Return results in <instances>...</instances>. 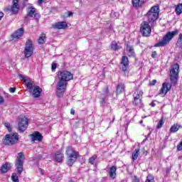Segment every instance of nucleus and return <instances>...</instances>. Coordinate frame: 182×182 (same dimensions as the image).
<instances>
[{
	"label": "nucleus",
	"mask_w": 182,
	"mask_h": 182,
	"mask_svg": "<svg viewBox=\"0 0 182 182\" xmlns=\"http://www.w3.org/2000/svg\"><path fill=\"white\" fill-rule=\"evenodd\" d=\"M181 125H178L177 124H174L173 125L171 126V127L170 128V132L171 133H176L177 132H178V130L180 129H181Z\"/></svg>",
	"instance_id": "26"
},
{
	"label": "nucleus",
	"mask_w": 182,
	"mask_h": 182,
	"mask_svg": "<svg viewBox=\"0 0 182 182\" xmlns=\"http://www.w3.org/2000/svg\"><path fill=\"white\" fill-rule=\"evenodd\" d=\"M38 171L41 173V174H43V170L42 168H39Z\"/></svg>",
	"instance_id": "52"
},
{
	"label": "nucleus",
	"mask_w": 182,
	"mask_h": 182,
	"mask_svg": "<svg viewBox=\"0 0 182 182\" xmlns=\"http://www.w3.org/2000/svg\"><path fill=\"white\" fill-rule=\"evenodd\" d=\"M159 14L160 8H159V6H154L150 9L145 16H146L149 23H154V22H156L159 18Z\"/></svg>",
	"instance_id": "3"
},
{
	"label": "nucleus",
	"mask_w": 182,
	"mask_h": 182,
	"mask_svg": "<svg viewBox=\"0 0 182 182\" xmlns=\"http://www.w3.org/2000/svg\"><path fill=\"white\" fill-rule=\"evenodd\" d=\"M28 0H23V4H25L26 2H28Z\"/></svg>",
	"instance_id": "53"
},
{
	"label": "nucleus",
	"mask_w": 182,
	"mask_h": 182,
	"mask_svg": "<svg viewBox=\"0 0 182 182\" xmlns=\"http://www.w3.org/2000/svg\"><path fill=\"white\" fill-rule=\"evenodd\" d=\"M29 9L30 11L28 13V16H30V18H34V19L38 22V21L41 19V14L36 12V9L33 6H30Z\"/></svg>",
	"instance_id": "11"
},
{
	"label": "nucleus",
	"mask_w": 182,
	"mask_h": 182,
	"mask_svg": "<svg viewBox=\"0 0 182 182\" xmlns=\"http://www.w3.org/2000/svg\"><path fill=\"white\" fill-rule=\"evenodd\" d=\"M68 159L67 164L68 166H73V163L77 159V155L68 156Z\"/></svg>",
	"instance_id": "23"
},
{
	"label": "nucleus",
	"mask_w": 182,
	"mask_h": 182,
	"mask_svg": "<svg viewBox=\"0 0 182 182\" xmlns=\"http://www.w3.org/2000/svg\"><path fill=\"white\" fill-rule=\"evenodd\" d=\"M150 105L152 107H156V103H154V102H152Z\"/></svg>",
	"instance_id": "49"
},
{
	"label": "nucleus",
	"mask_w": 182,
	"mask_h": 182,
	"mask_svg": "<svg viewBox=\"0 0 182 182\" xmlns=\"http://www.w3.org/2000/svg\"><path fill=\"white\" fill-rule=\"evenodd\" d=\"M134 8H141L144 5V0H132Z\"/></svg>",
	"instance_id": "21"
},
{
	"label": "nucleus",
	"mask_w": 182,
	"mask_h": 182,
	"mask_svg": "<svg viewBox=\"0 0 182 182\" xmlns=\"http://www.w3.org/2000/svg\"><path fill=\"white\" fill-rule=\"evenodd\" d=\"M25 58H31L33 55V44L31 40H28L24 48Z\"/></svg>",
	"instance_id": "8"
},
{
	"label": "nucleus",
	"mask_w": 182,
	"mask_h": 182,
	"mask_svg": "<svg viewBox=\"0 0 182 182\" xmlns=\"http://www.w3.org/2000/svg\"><path fill=\"white\" fill-rule=\"evenodd\" d=\"M171 90V84L168 82H164L162 84V87L160 90V93L166 95H167L168 92H170Z\"/></svg>",
	"instance_id": "14"
},
{
	"label": "nucleus",
	"mask_w": 182,
	"mask_h": 182,
	"mask_svg": "<svg viewBox=\"0 0 182 182\" xmlns=\"http://www.w3.org/2000/svg\"><path fill=\"white\" fill-rule=\"evenodd\" d=\"M18 126L20 133H23L28 129V119L25 117L21 118V121L18 122Z\"/></svg>",
	"instance_id": "12"
},
{
	"label": "nucleus",
	"mask_w": 182,
	"mask_h": 182,
	"mask_svg": "<svg viewBox=\"0 0 182 182\" xmlns=\"http://www.w3.org/2000/svg\"><path fill=\"white\" fill-rule=\"evenodd\" d=\"M38 5L43 4V0H38Z\"/></svg>",
	"instance_id": "48"
},
{
	"label": "nucleus",
	"mask_w": 182,
	"mask_h": 182,
	"mask_svg": "<svg viewBox=\"0 0 182 182\" xmlns=\"http://www.w3.org/2000/svg\"><path fill=\"white\" fill-rule=\"evenodd\" d=\"M127 55L129 58H134L136 56V53H134V48L130 45H127Z\"/></svg>",
	"instance_id": "20"
},
{
	"label": "nucleus",
	"mask_w": 182,
	"mask_h": 182,
	"mask_svg": "<svg viewBox=\"0 0 182 182\" xmlns=\"http://www.w3.org/2000/svg\"><path fill=\"white\" fill-rule=\"evenodd\" d=\"M164 124V118H161L160 121L158 122V124L156 126V129H161L163 127V125Z\"/></svg>",
	"instance_id": "33"
},
{
	"label": "nucleus",
	"mask_w": 182,
	"mask_h": 182,
	"mask_svg": "<svg viewBox=\"0 0 182 182\" xmlns=\"http://www.w3.org/2000/svg\"><path fill=\"white\" fill-rule=\"evenodd\" d=\"M7 11H11L14 15H16L18 12H19L20 6H19V0H13V5L11 7L7 8Z\"/></svg>",
	"instance_id": "13"
},
{
	"label": "nucleus",
	"mask_w": 182,
	"mask_h": 182,
	"mask_svg": "<svg viewBox=\"0 0 182 182\" xmlns=\"http://www.w3.org/2000/svg\"><path fill=\"white\" fill-rule=\"evenodd\" d=\"M5 127L8 129L9 132H12V128H11V124L9 123H5L4 124Z\"/></svg>",
	"instance_id": "37"
},
{
	"label": "nucleus",
	"mask_w": 182,
	"mask_h": 182,
	"mask_svg": "<svg viewBox=\"0 0 182 182\" xmlns=\"http://www.w3.org/2000/svg\"><path fill=\"white\" fill-rule=\"evenodd\" d=\"M66 154L68 157L72 156H77V153L70 146L67 147L66 149Z\"/></svg>",
	"instance_id": "25"
},
{
	"label": "nucleus",
	"mask_w": 182,
	"mask_h": 182,
	"mask_svg": "<svg viewBox=\"0 0 182 182\" xmlns=\"http://www.w3.org/2000/svg\"><path fill=\"white\" fill-rule=\"evenodd\" d=\"M134 100L132 102L134 106H139L143 99V91L136 90L133 94Z\"/></svg>",
	"instance_id": "9"
},
{
	"label": "nucleus",
	"mask_w": 182,
	"mask_h": 182,
	"mask_svg": "<svg viewBox=\"0 0 182 182\" xmlns=\"http://www.w3.org/2000/svg\"><path fill=\"white\" fill-rule=\"evenodd\" d=\"M59 81L57 83V93L58 97H62L63 93L66 92V87L68 86V82L73 79V74L70 71L62 70L58 73Z\"/></svg>",
	"instance_id": "1"
},
{
	"label": "nucleus",
	"mask_w": 182,
	"mask_h": 182,
	"mask_svg": "<svg viewBox=\"0 0 182 182\" xmlns=\"http://www.w3.org/2000/svg\"><path fill=\"white\" fill-rule=\"evenodd\" d=\"M156 56H157V52L153 51L151 53V58H153L154 59V58H156Z\"/></svg>",
	"instance_id": "40"
},
{
	"label": "nucleus",
	"mask_w": 182,
	"mask_h": 182,
	"mask_svg": "<svg viewBox=\"0 0 182 182\" xmlns=\"http://www.w3.org/2000/svg\"><path fill=\"white\" fill-rule=\"evenodd\" d=\"M121 64H122V72H126L129 68V58L127 56H122Z\"/></svg>",
	"instance_id": "17"
},
{
	"label": "nucleus",
	"mask_w": 182,
	"mask_h": 182,
	"mask_svg": "<svg viewBox=\"0 0 182 182\" xmlns=\"http://www.w3.org/2000/svg\"><path fill=\"white\" fill-rule=\"evenodd\" d=\"M25 161V155L23 152H19L17 154L16 159V168L17 171H18V174H22L23 171V163Z\"/></svg>",
	"instance_id": "6"
},
{
	"label": "nucleus",
	"mask_w": 182,
	"mask_h": 182,
	"mask_svg": "<svg viewBox=\"0 0 182 182\" xmlns=\"http://www.w3.org/2000/svg\"><path fill=\"white\" fill-rule=\"evenodd\" d=\"M178 45H182V33H180L177 40Z\"/></svg>",
	"instance_id": "36"
},
{
	"label": "nucleus",
	"mask_w": 182,
	"mask_h": 182,
	"mask_svg": "<svg viewBox=\"0 0 182 182\" xmlns=\"http://www.w3.org/2000/svg\"><path fill=\"white\" fill-rule=\"evenodd\" d=\"M140 32L142 36H145L146 38L150 36V33H151V27H150L149 22L143 21L141 23Z\"/></svg>",
	"instance_id": "7"
},
{
	"label": "nucleus",
	"mask_w": 182,
	"mask_h": 182,
	"mask_svg": "<svg viewBox=\"0 0 182 182\" xmlns=\"http://www.w3.org/2000/svg\"><path fill=\"white\" fill-rule=\"evenodd\" d=\"M133 182H140V180H139L137 177L134 176V180L133 181Z\"/></svg>",
	"instance_id": "47"
},
{
	"label": "nucleus",
	"mask_w": 182,
	"mask_h": 182,
	"mask_svg": "<svg viewBox=\"0 0 182 182\" xmlns=\"http://www.w3.org/2000/svg\"><path fill=\"white\" fill-rule=\"evenodd\" d=\"M16 90V87H10V88H9V92H10L11 93H15Z\"/></svg>",
	"instance_id": "39"
},
{
	"label": "nucleus",
	"mask_w": 182,
	"mask_h": 182,
	"mask_svg": "<svg viewBox=\"0 0 182 182\" xmlns=\"http://www.w3.org/2000/svg\"><path fill=\"white\" fill-rule=\"evenodd\" d=\"M73 13L72 11H68V16H73Z\"/></svg>",
	"instance_id": "51"
},
{
	"label": "nucleus",
	"mask_w": 182,
	"mask_h": 182,
	"mask_svg": "<svg viewBox=\"0 0 182 182\" xmlns=\"http://www.w3.org/2000/svg\"><path fill=\"white\" fill-rule=\"evenodd\" d=\"M19 176H21V174H19V172L17 171V173H14L11 176V180L13 182H19Z\"/></svg>",
	"instance_id": "30"
},
{
	"label": "nucleus",
	"mask_w": 182,
	"mask_h": 182,
	"mask_svg": "<svg viewBox=\"0 0 182 182\" xmlns=\"http://www.w3.org/2000/svg\"><path fill=\"white\" fill-rule=\"evenodd\" d=\"M63 159H65L63 154L60 153V151H58L55 153V161H58V163H62V161H63Z\"/></svg>",
	"instance_id": "22"
},
{
	"label": "nucleus",
	"mask_w": 182,
	"mask_h": 182,
	"mask_svg": "<svg viewBox=\"0 0 182 182\" xmlns=\"http://www.w3.org/2000/svg\"><path fill=\"white\" fill-rule=\"evenodd\" d=\"M68 23L65 21H60L53 25V29H66Z\"/></svg>",
	"instance_id": "18"
},
{
	"label": "nucleus",
	"mask_w": 182,
	"mask_h": 182,
	"mask_svg": "<svg viewBox=\"0 0 182 182\" xmlns=\"http://www.w3.org/2000/svg\"><path fill=\"white\" fill-rule=\"evenodd\" d=\"M51 69H52V70H56V64H52Z\"/></svg>",
	"instance_id": "44"
},
{
	"label": "nucleus",
	"mask_w": 182,
	"mask_h": 182,
	"mask_svg": "<svg viewBox=\"0 0 182 182\" xmlns=\"http://www.w3.org/2000/svg\"><path fill=\"white\" fill-rule=\"evenodd\" d=\"M99 77H100V79H105V73H102L100 75V73H98Z\"/></svg>",
	"instance_id": "42"
},
{
	"label": "nucleus",
	"mask_w": 182,
	"mask_h": 182,
	"mask_svg": "<svg viewBox=\"0 0 182 182\" xmlns=\"http://www.w3.org/2000/svg\"><path fill=\"white\" fill-rule=\"evenodd\" d=\"M4 18V12L0 11V21Z\"/></svg>",
	"instance_id": "46"
},
{
	"label": "nucleus",
	"mask_w": 182,
	"mask_h": 182,
	"mask_svg": "<svg viewBox=\"0 0 182 182\" xmlns=\"http://www.w3.org/2000/svg\"><path fill=\"white\" fill-rule=\"evenodd\" d=\"M114 170H115V171H116V168H115V169H114Z\"/></svg>",
	"instance_id": "58"
},
{
	"label": "nucleus",
	"mask_w": 182,
	"mask_h": 182,
	"mask_svg": "<svg viewBox=\"0 0 182 182\" xmlns=\"http://www.w3.org/2000/svg\"><path fill=\"white\" fill-rule=\"evenodd\" d=\"M4 97L0 96V105H2V103H4Z\"/></svg>",
	"instance_id": "43"
},
{
	"label": "nucleus",
	"mask_w": 182,
	"mask_h": 182,
	"mask_svg": "<svg viewBox=\"0 0 182 182\" xmlns=\"http://www.w3.org/2000/svg\"><path fill=\"white\" fill-rule=\"evenodd\" d=\"M124 92V84L120 83L117 86V95H120Z\"/></svg>",
	"instance_id": "28"
},
{
	"label": "nucleus",
	"mask_w": 182,
	"mask_h": 182,
	"mask_svg": "<svg viewBox=\"0 0 182 182\" xmlns=\"http://www.w3.org/2000/svg\"><path fill=\"white\" fill-rule=\"evenodd\" d=\"M38 42L39 45H43V43L46 42V34L45 33L41 34L38 40Z\"/></svg>",
	"instance_id": "29"
},
{
	"label": "nucleus",
	"mask_w": 182,
	"mask_h": 182,
	"mask_svg": "<svg viewBox=\"0 0 182 182\" xmlns=\"http://www.w3.org/2000/svg\"><path fill=\"white\" fill-rule=\"evenodd\" d=\"M1 173H8L9 170H11V164L9 163L6 162L5 164H4L1 167Z\"/></svg>",
	"instance_id": "27"
},
{
	"label": "nucleus",
	"mask_w": 182,
	"mask_h": 182,
	"mask_svg": "<svg viewBox=\"0 0 182 182\" xmlns=\"http://www.w3.org/2000/svg\"><path fill=\"white\" fill-rule=\"evenodd\" d=\"M70 113L71 114L75 115V109H71Z\"/></svg>",
	"instance_id": "50"
},
{
	"label": "nucleus",
	"mask_w": 182,
	"mask_h": 182,
	"mask_svg": "<svg viewBox=\"0 0 182 182\" xmlns=\"http://www.w3.org/2000/svg\"><path fill=\"white\" fill-rule=\"evenodd\" d=\"M23 32H25L23 28H21L17 30L14 33L11 35L13 41H17V39H19V38L23 36Z\"/></svg>",
	"instance_id": "15"
},
{
	"label": "nucleus",
	"mask_w": 182,
	"mask_h": 182,
	"mask_svg": "<svg viewBox=\"0 0 182 182\" xmlns=\"http://www.w3.org/2000/svg\"><path fill=\"white\" fill-rule=\"evenodd\" d=\"M157 83V80H153L151 82H149L150 86H154Z\"/></svg>",
	"instance_id": "38"
},
{
	"label": "nucleus",
	"mask_w": 182,
	"mask_h": 182,
	"mask_svg": "<svg viewBox=\"0 0 182 182\" xmlns=\"http://www.w3.org/2000/svg\"><path fill=\"white\" fill-rule=\"evenodd\" d=\"M180 73V65L177 63L171 66L170 70V80L171 83L176 85L178 80V74Z\"/></svg>",
	"instance_id": "4"
},
{
	"label": "nucleus",
	"mask_w": 182,
	"mask_h": 182,
	"mask_svg": "<svg viewBox=\"0 0 182 182\" xmlns=\"http://www.w3.org/2000/svg\"><path fill=\"white\" fill-rule=\"evenodd\" d=\"M104 95H109V88L107 87V88L105 89V91Z\"/></svg>",
	"instance_id": "45"
},
{
	"label": "nucleus",
	"mask_w": 182,
	"mask_h": 182,
	"mask_svg": "<svg viewBox=\"0 0 182 182\" xmlns=\"http://www.w3.org/2000/svg\"><path fill=\"white\" fill-rule=\"evenodd\" d=\"M97 159V155H93L92 157L89 159V163L90 164H95V161Z\"/></svg>",
	"instance_id": "35"
},
{
	"label": "nucleus",
	"mask_w": 182,
	"mask_h": 182,
	"mask_svg": "<svg viewBox=\"0 0 182 182\" xmlns=\"http://www.w3.org/2000/svg\"><path fill=\"white\" fill-rule=\"evenodd\" d=\"M19 77H21V79H23L27 89L28 90V92H30V93H32V90L33 87H35V86L33 85V81L29 80V78H28V77L22 75H20Z\"/></svg>",
	"instance_id": "10"
},
{
	"label": "nucleus",
	"mask_w": 182,
	"mask_h": 182,
	"mask_svg": "<svg viewBox=\"0 0 182 182\" xmlns=\"http://www.w3.org/2000/svg\"><path fill=\"white\" fill-rule=\"evenodd\" d=\"M103 103H105V99H102L101 101V104H103Z\"/></svg>",
	"instance_id": "54"
},
{
	"label": "nucleus",
	"mask_w": 182,
	"mask_h": 182,
	"mask_svg": "<svg viewBox=\"0 0 182 182\" xmlns=\"http://www.w3.org/2000/svg\"><path fill=\"white\" fill-rule=\"evenodd\" d=\"M31 141H41L43 139L42 134L39 132H35L33 134H31Z\"/></svg>",
	"instance_id": "16"
},
{
	"label": "nucleus",
	"mask_w": 182,
	"mask_h": 182,
	"mask_svg": "<svg viewBox=\"0 0 182 182\" xmlns=\"http://www.w3.org/2000/svg\"><path fill=\"white\" fill-rule=\"evenodd\" d=\"M176 15H181L182 14V4H178L175 9Z\"/></svg>",
	"instance_id": "31"
},
{
	"label": "nucleus",
	"mask_w": 182,
	"mask_h": 182,
	"mask_svg": "<svg viewBox=\"0 0 182 182\" xmlns=\"http://www.w3.org/2000/svg\"><path fill=\"white\" fill-rule=\"evenodd\" d=\"M31 93L33 95V97H39V96H41V93H42V88L39 86H34Z\"/></svg>",
	"instance_id": "19"
},
{
	"label": "nucleus",
	"mask_w": 182,
	"mask_h": 182,
	"mask_svg": "<svg viewBox=\"0 0 182 182\" xmlns=\"http://www.w3.org/2000/svg\"><path fill=\"white\" fill-rule=\"evenodd\" d=\"M112 122H114V118L112 119Z\"/></svg>",
	"instance_id": "57"
},
{
	"label": "nucleus",
	"mask_w": 182,
	"mask_h": 182,
	"mask_svg": "<svg viewBox=\"0 0 182 182\" xmlns=\"http://www.w3.org/2000/svg\"><path fill=\"white\" fill-rule=\"evenodd\" d=\"M139 155H140V149L137 148L132 153V161H136V160L139 159Z\"/></svg>",
	"instance_id": "24"
},
{
	"label": "nucleus",
	"mask_w": 182,
	"mask_h": 182,
	"mask_svg": "<svg viewBox=\"0 0 182 182\" xmlns=\"http://www.w3.org/2000/svg\"><path fill=\"white\" fill-rule=\"evenodd\" d=\"M139 123H140L141 124H142L143 120H141V121L139 122Z\"/></svg>",
	"instance_id": "56"
},
{
	"label": "nucleus",
	"mask_w": 182,
	"mask_h": 182,
	"mask_svg": "<svg viewBox=\"0 0 182 182\" xmlns=\"http://www.w3.org/2000/svg\"><path fill=\"white\" fill-rule=\"evenodd\" d=\"M145 182H154V176L151 174H149Z\"/></svg>",
	"instance_id": "34"
},
{
	"label": "nucleus",
	"mask_w": 182,
	"mask_h": 182,
	"mask_svg": "<svg viewBox=\"0 0 182 182\" xmlns=\"http://www.w3.org/2000/svg\"><path fill=\"white\" fill-rule=\"evenodd\" d=\"M111 48H112V49H113V48H114V44H112V45H111Z\"/></svg>",
	"instance_id": "55"
},
{
	"label": "nucleus",
	"mask_w": 182,
	"mask_h": 182,
	"mask_svg": "<svg viewBox=\"0 0 182 182\" xmlns=\"http://www.w3.org/2000/svg\"><path fill=\"white\" fill-rule=\"evenodd\" d=\"M19 141V135L18 133L9 134L5 136V138L3 139V144L6 146H14L16 144V142Z\"/></svg>",
	"instance_id": "5"
},
{
	"label": "nucleus",
	"mask_w": 182,
	"mask_h": 182,
	"mask_svg": "<svg viewBox=\"0 0 182 182\" xmlns=\"http://www.w3.org/2000/svg\"><path fill=\"white\" fill-rule=\"evenodd\" d=\"M119 49H122V47L117 46V44H115L114 45V50H119Z\"/></svg>",
	"instance_id": "41"
},
{
	"label": "nucleus",
	"mask_w": 182,
	"mask_h": 182,
	"mask_svg": "<svg viewBox=\"0 0 182 182\" xmlns=\"http://www.w3.org/2000/svg\"><path fill=\"white\" fill-rule=\"evenodd\" d=\"M109 176L112 180L114 179V166H112L109 170Z\"/></svg>",
	"instance_id": "32"
},
{
	"label": "nucleus",
	"mask_w": 182,
	"mask_h": 182,
	"mask_svg": "<svg viewBox=\"0 0 182 182\" xmlns=\"http://www.w3.org/2000/svg\"><path fill=\"white\" fill-rule=\"evenodd\" d=\"M176 35H178V30H175L173 31H168L163 37L162 40L156 43L154 46L155 48L163 47L168 45L170 41L174 38Z\"/></svg>",
	"instance_id": "2"
}]
</instances>
